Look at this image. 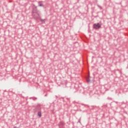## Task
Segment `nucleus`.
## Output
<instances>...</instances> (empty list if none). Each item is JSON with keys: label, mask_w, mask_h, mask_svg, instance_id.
<instances>
[{"label": "nucleus", "mask_w": 128, "mask_h": 128, "mask_svg": "<svg viewBox=\"0 0 128 128\" xmlns=\"http://www.w3.org/2000/svg\"><path fill=\"white\" fill-rule=\"evenodd\" d=\"M16 128V126H15L14 128Z\"/></svg>", "instance_id": "11"}, {"label": "nucleus", "mask_w": 128, "mask_h": 128, "mask_svg": "<svg viewBox=\"0 0 128 128\" xmlns=\"http://www.w3.org/2000/svg\"><path fill=\"white\" fill-rule=\"evenodd\" d=\"M40 22H42V24H44V22H46V19H41Z\"/></svg>", "instance_id": "7"}, {"label": "nucleus", "mask_w": 128, "mask_h": 128, "mask_svg": "<svg viewBox=\"0 0 128 128\" xmlns=\"http://www.w3.org/2000/svg\"><path fill=\"white\" fill-rule=\"evenodd\" d=\"M102 26L100 24V23L94 24L93 25V28L94 30H98Z\"/></svg>", "instance_id": "2"}, {"label": "nucleus", "mask_w": 128, "mask_h": 128, "mask_svg": "<svg viewBox=\"0 0 128 128\" xmlns=\"http://www.w3.org/2000/svg\"><path fill=\"white\" fill-rule=\"evenodd\" d=\"M98 6L99 8H100V10H102V6H100L99 5H98Z\"/></svg>", "instance_id": "10"}, {"label": "nucleus", "mask_w": 128, "mask_h": 128, "mask_svg": "<svg viewBox=\"0 0 128 128\" xmlns=\"http://www.w3.org/2000/svg\"><path fill=\"white\" fill-rule=\"evenodd\" d=\"M38 116H39V118H42V110L38 111Z\"/></svg>", "instance_id": "6"}, {"label": "nucleus", "mask_w": 128, "mask_h": 128, "mask_svg": "<svg viewBox=\"0 0 128 128\" xmlns=\"http://www.w3.org/2000/svg\"><path fill=\"white\" fill-rule=\"evenodd\" d=\"M32 16L33 18H34L35 20H38V18H40V16L38 15V14H34V15H32ZM35 16H36L37 18H36Z\"/></svg>", "instance_id": "5"}, {"label": "nucleus", "mask_w": 128, "mask_h": 128, "mask_svg": "<svg viewBox=\"0 0 128 128\" xmlns=\"http://www.w3.org/2000/svg\"><path fill=\"white\" fill-rule=\"evenodd\" d=\"M32 100H38V98L36 97H33L32 98Z\"/></svg>", "instance_id": "9"}, {"label": "nucleus", "mask_w": 128, "mask_h": 128, "mask_svg": "<svg viewBox=\"0 0 128 128\" xmlns=\"http://www.w3.org/2000/svg\"><path fill=\"white\" fill-rule=\"evenodd\" d=\"M34 14H36L37 16H40V12L38 10V7L35 6L34 8L32 9V16H34L35 18H38Z\"/></svg>", "instance_id": "1"}, {"label": "nucleus", "mask_w": 128, "mask_h": 128, "mask_svg": "<svg viewBox=\"0 0 128 128\" xmlns=\"http://www.w3.org/2000/svg\"><path fill=\"white\" fill-rule=\"evenodd\" d=\"M60 126H64V122H60Z\"/></svg>", "instance_id": "8"}, {"label": "nucleus", "mask_w": 128, "mask_h": 128, "mask_svg": "<svg viewBox=\"0 0 128 128\" xmlns=\"http://www.w3.org/2000/svg\"><path fill=\"white\" fill-rule=\"evenodd\" d=\"M44 2L42 1H38V6H42V8H44Z\"/></svg>", "instance_id": "4"}, {"label": "nucleus", "mask_w": 128, "mask_h": 128, "mask_svg": "<svg viewBox=\"0 0 128 128\" xmlns=\"http://www.w3.org/2000/svg\"><path fill=\"white\" fill-rule=\"evenodd\" d=\"M34 110L35 112H40L42 110V106L40 104H38L36 106Z\"/></svg>", "instance_id": "3"}]
</instances>
